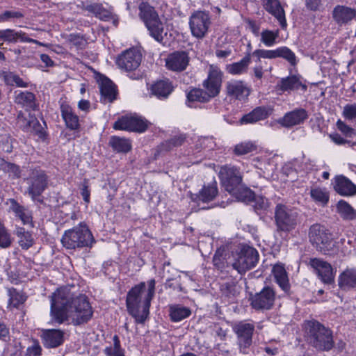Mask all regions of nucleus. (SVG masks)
I'll use <instances>...</instances> for the list:
<instances>
[{"instance_id":"obj_37","label":"nucleus","mask_w":356,"mask_h":356,"mask_svg":"<svg viewBox=\"0 0 356 356\" xmlns=\"http://www.w3.org/2000/svg\"><path fill=\"white\" fill-rule=\"evenodd\" d=\"M337 213L343 220H354L356 219V210L346 201L339 200L336 205Z\"/></svg>"},{"instance_id":"obj_25","label":"nucleus","mask_w":356,"mask_h":356,"mask_svg":"<svg viewBox=\"0 0 356 356\" xmlns=\"http://www.w3.org/2000/svg\"><path fill=\"white\" fill-rule=\"evenodd\" d=\"M263 5L265 10L279 21L282 28L286 26L284 10L279 0H264Z\"/></svg>"},{"instance_id":"obj_20","label":"nucleus","mask_w":356,"mask_h":356,"mask_svg":"<svg viewBox=\"0 0 356 356\" xmlns=\"http://www.w3.org/2000/svg\"><path fill=\"white\" fill-rule=\"evenodd\" d=\"M60 113L66 127L70 130L79 129V117L75 113L74 109L68 104L63 102L60 106Z\"/></svg>"},{"instance_id":"obj_41","label":"nucleus","mask_w":356,"mask_h":356,"mask_svg":"<svg viewBox=\"0 0 356 356\" xmlns=\"http://www.w3.org/2000/svg\"><path fill=\"white\" fill-rule=\"evenodd\" d=\"M112 148L118 152L127 153L131 149V141L125 138L112 136L109 141Z\"/></svg>"},{"instance_id":"obj_61","label":"nucleus","mask_w":356,"mask_h":356,"mask_svg":"<svg viewBox=\"0 0 356 356\" xmlns=\"http://www.w3.org/2000/svg\"><path fill=\"white\" fill-rule=\"evenodd\" d=\"M321 0H305V4L308 9L316 10L320 5Z\"/></svg>"},{"instance_id":"obj_43","label":"nucleus","mask_w":356,"mask_h":356,"mask_svg":"<svg viewBox=\"0 0 356 356\" xmlns=\"http://www.w3.org/2000/svg\"><path fill=\"white\" fill-rule=\"evenodd\" d=\"M20 120H22L23 123L22 127L24 131L34 132L35 134H40L41 132L42 126L38 119L34 116L30 115L28 119L22 118Z\"/></svg>"},{"instance_id":"obj_14","label":"nucleus","mask_w":356,"mask_h":356,"mask_svg":"<svg viewBox=\"0 0 356 356\" xmlns=\"http://www.w3.org/2000/svg\"><path fill=\"white\" fill-rule=\"evenodd\" d=\"M275 300V291L270 286H265L260 292L251 294L250 305L256 310L272 309Z\"/></svg>"},{"instance_id":"obj_42","label":"nucleus","mask_w":356,"mask_h":356,"mask_svg":"<svg viewBox=\"0 0 356 356\" xmlns=\"http://www.w3.org/2000/svg\"><path fill=\"white\" fill-rule=\"evenodd\" d=\"M218 194V188L216 182H213L208 186H204L200 191L198 198L203 202L212 201Z\"/></svg>"},{"instance_id":"obj_28","label":"nucleus","mask_w":356,"mask_h":356,"mask_svg":"<svg viewBox=\"0 0 356 356\" xmlns=\"http://www.w3.org/2000/svg\"><path fill=\"white\" fill-rule=\"evenodd\" d=\"M147 29L149 33L156 42L165 44L164 36L167 33L164 31V25L160 18H157L153 21L149 22L145 24Z\"/></svg>"},{"instance_id":"obj_32","label":"nucleus","mask_w":356,"mask_h":356,"mask_svg":"<svg viewBox=\"0 0 356 356\" xmlns=\"http://www.w3.org/2000/svg\"><path fill=\"white\" fill-rule=\"evenodd\" d=\"M269 115L270 110L268 108L265 106H259L243 115L241 119V122L242 124L255 123L267 118Z\"/></svg>"},{"instance_id":"obj_60","label":"nucleus","mask_w":356,"mask_h":356,"mask_svg":"<svg viewBox=\"0 0 356 356\" xmlns=\"http://www.w3.org/2000/svg\"><path fill=\"white\" fill-rule=\"evenodd\" d=\"M7 275L9 280L13 283H17L21 278L19 272L14 271L11 268L7 270Z\"/></svg>"},{"instance_id":"obj_62","label":"nucleus","mask_w":356,"mask_h":356,"mask_svg":"<svg viewBox=\"0 0 356 356\" xmlns=\"http://www.w3.org/2000/svg\"><path fill=\"white\" fill-rule=\"evenodd\" d=\"M90 190L88 189V186L86 184L83 185V187L81 188V195L83 197V200L86 203L90 202Z\"/></svg>"},{"instance_id":"obj_26","label":"nucleus","mask_w":356,"mask_h":356,"mask_svg":"<svg viewBox=\"0 0 356 356\" xmlns=\"http://www.w3.org/2000/svg\"><path fill=\"white\" fill-rule=\"evenodd\" d=\"M334 188L342 196H353L356 194V186L344 176L335 178Z\"/></svg>"},{"instance_id":"obj_6","label":"nucleus","mask_w":356,"mask_h":356,"mask_svg":"<svg viewBox=\"0 0 356 356\" xmlns=\"http://www.w3.org/2000/svg\"><path fill=\"white\" fill-rule=\"evenodd\" d=\"M26 181L27 184L26 193L33 201L42 203L43 200L40 197L48 188L49 184V177L45 171L40 168L31 170Z\"/></svg>"},{"instance_id":"obj_39","label":"nucleus","mask_w":356,"mask_h":356,"mask_svg":"<svg viewBox=\"0 0 356 356\" xmlns=\"http://www.w3.org/2000/svg\"><path fill=\"white\" fill-rule=\"evenodd\" d=\"M191 314V311L186 307L180 305H172L169 306V315L172 322H179Z\"/></svg>"},{"instance_id":"obj_30","label":"nucleus","mask_w":356,"mask_h":356,"mask_svg":"<svg viewBox=\"0 0 356 356\" xmlns=\"http://www.w3.org/2000/svg\"><path fill=\"white\" fill-rule=\"evenodd\" d=\"M99 90L102 95L101 101L104 103L112 102L116 99V87L108 78H104L101 80Z\"/></svg>"},{"instance_id":"obj_36","label":"nucleus","mask_w":356,"mask_h":356,"mask_svg":"<svg viewBox=\"0 0 356 356\" xmlns=\"http://www.w3.org/2000/svg\"><path fill=\"white\" fill-rule=\"evenodd\" d=\"M14 234L18 238L19 245L24 250H28L34 243L32 232L22 227L16 226Z\"/></svg>"},{"instance_id":"obj_59","label":"nucleus","mask_w":356,"mask_h":356,"mask_svg":"<svg viewBox=\"0 0 356 356\" xmlns=\"http://www.w3.org/2000/svg\"><path fill=\"white\" fill-rule=\"evenodd\" d=\"M268 207V201L266 198L259 197L256 199L255 209L266 210Z\"/></svg>"},{"instance_id":"obj_5","label":"nucleus","mask_w":356,"mask_h":356,"mask_svg":"<svg viewBox=\"0 0 356 356\" xmlns=\"http://www.w3.org/2000/svg\"><path fill=\"white\" fill-rule=\"evenodd\" d=\"M95 242L91 232L83 222L66 230L61 238L63 246L70 250L91 247Z\"/></svg>"},{"instance_id":"obj_44","label":"nucleus","mask_w":356,"mask_h":356,"mask_svg":"<svg viewBox=\"0 0 356 356\" xmlns=\"http://www.w3.org/2000/svg\"><path fill=\"white\" fill-rule=\"evenodd\" d=\"M187 99L189 102H208L211 100L204 89L193 88L187 93Z\"/></svg>"},{"instance_id":"obj_63","label":"nucleus","mask_w":356,"mask_h":356,"mask_svg":"<svg viewBox=\"0 0 356 356\" xmlns=\"http://www.w3.org/2000/svg\"><path fill=\"white\" fill-rule=\"evenodd\" d=\"M86 10L92 13H95V15H97L100 13L102 6L98 3L90 4L86 6Z\"/></svg>"},{"instance_id":"obj_23","label":"nucleus","mask_w":356,"mask_h":356,"mask_svg":"<svg viewBox=\"0 0 356 356\" xmlns=\"http://www.w3.org/2000/svg\"><path fill=\"white\" fill-rule=\"evenodd\" d=\"M44 346L47 348H56L64 341V332L61 330H44L42 334Z\"/></svg>"},{"instance_id":"obj_31","label":"nucleus","mask_w":356,"mask_h":356,"mask_svg":"<svg viewBox=\"0 0 356 356\" xmlns=\"http://www.w3.org/2000/svg\"><path fill=\"white\" fill-rule=\"evenodd\" d=\"M273 273L276 283L282 290L288 293L290 291V284L287 273L282 265L277 264L273 268Z\"/></svg>"},{"instance_id":"obj_52","label":"nucleus","mask_w":356,"mask_h":356,"mask_svg":"<svg viewBox=\"0 0 356 356\" xmlns=\"http://www.w3.org/2000/svg\"><path fill=\"white\" fill-rule=\"evenodd\" d=\"M24 17V14L19 10H6L0 15V22L9 21L11 19H19Z\"/></svg>"},{"instance_id":"obj_22","label":"nucleus","mask_w":356,"mask_h":356,"mask_svg":"<svg viewBox=\"0 0 356 356\" xmlns=\"http://www.w3.org/2000/svg\"><path fill=\"white\" fill-rule=\"evenodd\" d=\"M277 88L283 92H290L293 90H299L300 88L304 91L307 90V86L302 83L301 77L298 75H292L282 78L278 82Z\"/></svg>"},{"instance_id":"obj_29","label":"nucleus","mask_w":356,"mask_h":356,"mask_svg":"<svg viewBox=\"0 0 356 356\" xmlns=\"http://www.w3.org/2000/svg\"><path fill=\"white\" fill-rule=\"evenodd\" d=\"M10 210L13 212L16 217L19 218L24 225H30L33 227L32 215L31 211L26 207L20 205L15 199H9Z\"/></svg>"},{"instance_id":"obj_12","label":"nucleus","mask_w":356,"mask_h":356,"mask_svg":"<svg viewBox=\"0 0 356 356\" xmlns=\"http://www.w3.org/2000/svg\"><path fill=\"white\" fill-rule=\"evenodd\" d=\"M254 327L253 323L246 321H241L233 327V330L237 336L240 351L243 354H248V349L252 343Z\"/></svg>"},{"instance_id":"obj_35","label":"nucleus","mask_w":356,"mask_h":356,"mask_svg":"<svg viewBox=\"0 0 356 356\" xmlns=\"http://www.w3.org/2000/svg\"><path fill=\"white\" fill-rule=\"evenodd\" d=\"M15 102L29 110L35 111L38 108L35 95L29 91H20L16 95Z\"/></svg>"},{"instance_id":"obj_11","label":"nucleus","mask_w":356,"mask_h":356,"mask_svg":"<svg viewBox=\"0 0 356 356\" xmlns=\"http://www.w3.org/2000/svg\"><path fill=\"white\" fill-rule=\"evenodd\" d=\"M211 25V18L208 12L197 10L189 18L191 34L197 39L204 38Z\"/></svg>"},{"instance_id":"obj_57","label":"nucleus","mask_w":356,"mask_h":356,"mask_svg":"<svg viewBox=\"0 0 356 356\" xmlns=\"http://www.w3.org/2000/svg\"><path fill=\"white\" fill-rule=\"evenodd\" d=\"M41 347L38 343L29 346L26 349V356H40L41 355Z\"/></svg>"},{"instance_id":"obj_8","label":"nucleus","mask_w":356,"mask_h":356,"mask_svg":"<svg viewBox=\"0 0 356 356\" xmlns=\"http://www.w3.org/2000/svg\"><path fill=\"white\" fill-rule=\"evenodd\" d=\"M310 242L316 248L324 254L330 250L332 243L331 233L324 226L315 224L310 227L309 232Z\"/></svg>"},{"instance_id":"obj_15","label":"nucleus","mask_w":356,"mask_h":356,"mask_svg":"<svg viewBox=\"0 0 356 356\" xmlns=\"http://www.w3.org/2000/svg\"><path fill=\"white\" fill-rule=\"evenodd\" d=\"M308 265L313 268L323 283L332 284L334 282V273L330 263L321 258H311Z\"/></svg>"},{"instance_id":"obj_51","label":"nucleus","mask_w":356,"mask_h":356,"mask_svg":"<svg viewBox=\"0 0 356 356\" xmlns=\"http://www.w3.org/2000/svg\"><path fill=\"white\" fill-rule=\"evenodd\" d=\"M254 149V145L250 142L241 143L235 146L234 153L238 156L244 155Z\"/></svg>"},{"instance_id":"obj_47","label":"nucleus","mask_w":356,"mask_h":356,"mask_svg":"<svg viewBox=\"0 0 356 356\" xmlns=\"http://www.w3.org/2000/svg\"><path fill=\"white\" fill-rule=\"evenodd\" d=\"M277 58L285 59L293 66L296 65L297 63L295 54L287 47L277 48Z\"/></svg>"},{"instance_id":"obj_56","label":"nucleus","mask_w":356,"mask_h":356,"mask_svg":"<svg viewBox=\"0 0 356 356\" xmlns=\"http://www.w3.org/2000/svg\"><path fill=\"white\" fill-rule=\"evenodd\" d=\"M10 339L9 327L3 323H0V340L8 341Z\"/></svg>"},{"instance_id":"obj_50","label":"nucleus","mask_w":356,"mask_h":356,"mask_svg":"<svg viewBox=\"0 0 356 356\" xmlns=\"http://www.w3.org/2000/svg\"><path fill=\"white\" fill-rule=\"evenodd\" d=\"M252 56L257 57L258 60H260L261 58H277V49L273 50L256 49L253 51Z\"/></svg>"},{"instance_id":"obj_16","label":"nucleus","mask_w":356,"mask_h":356,"mask_svg":"<svg viewBox=\"0 0 356 356\" xmlns=\"http://www.w3.org/2000/svg\"><path fill=\"white\" fill-rule=\"evenodd\" d=\"M141 60L142 55L140 51L135 49H130L118 56L117 64L119 67L126 71H133L139 67Z\"/></svg>"},{"instance_id":"obj_27","label":"nucleus","mask_w":356,"mask_h":356,"mask_svg":"<svg viewBox=\"0 0 356 356\" xmlns=\"http://www.w3.org/2000/svg\"><path fill=\"white\" fill-rule=\"evenodd\" d=\"M0 40L10 43H16L18 41L22 42H37L36 40L29 38L22 31H16L14 29H7L0 30Z\"/></svg>"},{"instance_id":"obj_21","label":"nucleus","mask_w":356,"mask_h":356,"mask_svg":"<svg viewBox=\"0 0 356 356\" xmlns=\"http://www.w3.org/2000/svg\"><path fill=\"white\" fill-rule=\"evenodd\" d=\"M225 88L228 96L240 100L245 99L250 94L248 88L242 81L231 80L227 82Z\"/></svg>"},{"instance_id":"obj_49","label":"nucleus","mask_w":356,"mask_h":356,"mask_svg":"<svg viewBox=\"0 0 356 356\" xmlns=\"http://www.w3.org/2000/svg\"><path fill=\"white\" fill-rule=\"evenodd\" d=\"M312 198L323 205H325L329 201V195L324 188H314L311 189Z\"/></svg>"},{"instance_id":"obj_46","label":"nucleus","mask_w":356,"mask_h":356,"mask_svg":"<svg viewBox=\"0 0 356 356\" xmlns=\"http://www.w3.org/2000/svg\"><path fill=\"white\" fill-rule=\"evenodd\" d=\"M261 42L266 47H273L276 44V40L279 36V31H270L268 29L263 30L260 34Z\"/></svg>"},{"instance_id":"obj_48","label":"nucleus","mask_w":356,"mask_h":356,"mask_svg":"<svg viewBox=\"0 0 356 356\" xmlns=\"http://www.w3.org/2000/svg\"><path fill=\"white\" fill-rule=\"evenodd\" d=\"M113 346L106 347L104 353L106 356H124V350L121 348L119 337L117 335L113 337Z\"/></svg>"},{"instance_id":"obj_19","label":"nucleus","mask_w":356,"mask_h":356,"mask_svg":"<svg viewBox=\"0 0 356 356\" xmlns=\"http://www.w3.org/2000/svg\"><path fill=\"white\" fill-rule=\"evenodd\" d=\"M332 18L339 25L349 24L356 19V10L348 6L337 5L332 10Z\"/></svg>"},{"instance_id":"obj_40","label":"nucleus","mask_w":356,"mask_h":356,"mask_svg":"<svg viewBox=\"0 0 356 356\" xmlns=\"http://www.w3.org/2000/svg\"><path fill=\"white\" fill-rule=\"evenodd\" d=\"M138 8L139 16L145 24L159 17L154 8L147 2H141Z\"/></svg>"},{"instance_id":"obj_45","label":"nucleus","mask_w":356,"mask_h":356,"mask_svg":"<svg viewBox=\"0 0 356 356\" xmlns=\"http://www.w3.org/2000/svg\"><path fill=\"white\" fill-rule=\"evenodd\" d=\"M1 75L7 85H15L16 86L21 88H26L28 86L27 83L24 82L22 78L13 72H2Z\"/></svg>"},{"instance_id":"obj_58","label":"nucleus","mask_w":356,"mask_h":356,"mask_svg":"<svg viewBox=\"0 0 356 356\" xmlns=\"http://www.w3.org/2000/svg\"><path fill=\"white\" fill-rule=\"evenodd\" d=\"M185 139L186 138L184 135L175 136L168 140L169 146L170 147L180 146L183 144Z\"/></svg>"},{"instance_id":"obj_18","label":"nucleus","mask_w":356,"mask_h":356,"mask_svg":"<svg viewBox=\"0 0 356 356\" xmlns=\"http://www.w3.org/2000/svg\"><path fill=\"white\" fill-rule=\"evenodd\" d=\"M308 118L307 112L304 108H298L286 113L277 122L282 127L290 128L304 122Z\"/></svg>"},{"instance_id":"obj_53","label":"nucleus","mask_w":356,"mask_h":356,"mask_svg":"<svg viewBox=\"0 0 356 356\" xmlns=\"http://www.w3.org/2000/svg\"><path fill=\"white\" fill-rule=\"evenodd\" d=\"M337 129L346 137L352 138L356 135L355 131L341 120H339L337 122Z\"/></svg>"},{"instance_id":"obj_34","label":"nucleus","mask_w":356,"mask_h":356,"mask_svg":"<svg viewBox=\"0 0 356 356\" xmlns=\"http://www.w3.org/2000/svg\"><path fill=\"white\" fill-rule=\"evenodd\" d=\"M8 300V308H19L26 300V296L22 291L13 287L6 288Z\"/></svg>"},{"instance_id":"obj_64","label":"nucleus","mask_w":356,"mask_h":356,"mask_svg":"<svg viewBox=\"0 0 356 356\" xmlns=\"http://www.w3.org/2000/svg\"><path fill=\"white\" fill-rule=\"evenodd\" d=\"M90 107V103L88 100L81 99L78 103V108L83 111L88 112Z\"/></svg>"},{"instance_id":"obj_55","label":"nucleus","mask_w":356,"mask_h":356,"mask_svg":"<svg viewBox=\"0 0 356 356\" xmlns=\"http://www.w3.org/2000/svg\"><path fill=\"white\" fill-rule=\"evenodd\" d=\"M330 138L333 143L338 145H341L347 143L353 147L354 146H356V142L351 143L350 141L344 139L341 136L340 134L337 133L330 134Z\"/></svg>"},{"instance_id":"obj_54","label":"nucleus","mask_w":356,"mask_h":356,"mask_svg":"<svg viewBox=\"0 0 356 356\" xmlns=\"http://www.w3.org/2000/svg\"><path fill=\"white\" fill-rule=\"evenodd\" d=\"M343 115L346 119L353 120L356 118V104H346L343 107Z\"/></svg>"},{"instance_id":"obj_10","label":"nucleus","mask_w":356,"mask_h":356,"mask_svg":"<svg viewBox=\"0 0 356 356\" xmlns=\"http://www.w3.org/2000/svg\"><path fill=\"white\" fill-rule=\"evenodd\" d=\"M149 126L148 121L137 114L125 115L113 124L115 130H123L137 133L145 132Z\"/></svg>"},{"instance_id":"obj_2","label":"nucleus","mask_w":356,"mask_h":356,"mask_svg":"<svg viewBox=\"0 0 356 356\" xmlns=\"http://www.w3.org/2000/svg\"><path fill=\"white\" fill-rule=\"evenodd\" d=\"M154 279L147 281V289L145 282L136 285L128 292L126 306L128 313L135 319L136 323L143 324L148 318L151 301L155 294Z\"/></svg>"},{"instance_id":"obj_17","label":"nucleus","mask_w":356,"mask_h":356,"mask_svg":"<svg viewBox=\"0 0 356 356\" xmlns=\"http://www.w3.org/2000/svg\"><path fill=\"white\" fill-rule=\"evenodd\" d=\"M190 58L185 51H176L170 54L165 59V66L171 71L180 72L188 65Z\"/></svg>"},{"instance_id":"obj_7","label":"nucleus","mask_w":356,"mask_h":356,"mask_svg":"<svg viewBox=\"0 0 356 356\" xmlns=\"http://www.w3.org/2000/svg\"><path fill=\"white\" fill-rule=\"evenodd\" d=\"M275 221L277 230L290 232L298 225V213L284 204H278L275 209Z\"/></svg>"},{"instance_id":"obj_1","label":"nucleus","mask_w":356,"mask_h":356,"mask_svg":"<svg viewBox=\"0 0 356 356\" xmlns=\"http://www.w3.org/2000/svg\"><path fill=\"white\" fill-rule=\"evenodd\" d=\"M52 320L62 324L68 320L74 325L87 323L93 316V309L84 295L74 296L67 288L58 289L50 296Z\"/></svg>"},{"instance_id":"obj_33","label":"nucleus","mask_w":356,"mask_h":356,"mask_svg":"<svg viewBox=\"0 0 356 356\" xmlns=\"http://www.w3.org/2000/svg\"><path fill=\"white\" fill-rule=\"evenodd\" d=\"M173 90V86L168 80H161L151 87V92L159 99H166Z\"/></svg>"},{"instance_id":"obj_4","label":"nucleus","mask_w":356,"mask_h":356,"mask_svg":"<svg viewBox=\"0 0 356 356\" xmlns=\"http://www.w3.org/2000/svg\"><path fill=\"white\" fill-rule=\"evenodd\" d=\"M307 338L309 343L318 351H329L334 345L332 332L316 321L306 323Z\"/></svg>"},{"instance_id":"obj_13","label":"nucleus","mask_w":356,"mask_h":356,"mask_svg":"<svg viewBox=\"0 0 356 356\" xmlns=\"http://www.w3.org/2000/svg\"><path fill=\"white\" fill-rule=\"evenodd\" d=\"M222 74V72L218 66L213 65L209 66L208 76L203 81L202 86L211 99L217 97L220 92Z\"/></svg>"},{"instance_id":"obj_24","label":"nucleus","mask_w":356,"mask_h":356,"mask_svg":"<svg viewBox=\"0 0 356 356\" xmlns=\"http://www.w3.org/2000/svg\"><path fill=\"white\" fill-rule=\"evenodd\" d=\"M338 286L343 291L356 289V268H347L338 277Z\"/></svg>"},{"instance_id":"obj_3","label":"nucleus","mask_w":356,"mask_h":356,"mask_svg":"<svg viewBox=\"0 0 356 356\" xmlns=\"http://www.w3.org/2000/svg\"><path fill=\"white\" fill-rule=\"evenodd\" d=\"M219 177L225 189L239 201L247 202L252 198V191L242 184V174L235 166L220 168Z\"/></svg>"},{"instance_id":"obj_9","label":"nucleus","mask_w":356,"mask_h":356,"mask_svg":"<svg viewBox=\"0 0 356 356\" xmlns=\"http://www.w3.org/2000/svg\"><path fill=\"white\" fill-rule=\"evenodd\" d=\"M258 260L259 254L256 249L248 245H243L236 254L233 267L242 274L254 268Z\"/></svg>"},{"instance_id":"obj_38","label":"nucleus","mask_w":356,"mask_h":356,"mask_svg":"<svg viewBox=\"0 0 356 356\" xmlns=\"http://www.w3.org/2000/svg\"><path fill=\"white\" fill-rule=\"evenodd\" d=\"M250 54L248 53L241 60L228 65L227 71L233 75H239L245 73L248 71V66L250 63Z\"/></svg>"}]
</instances>
